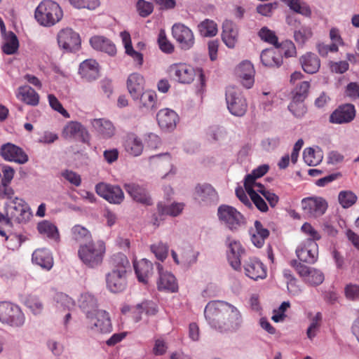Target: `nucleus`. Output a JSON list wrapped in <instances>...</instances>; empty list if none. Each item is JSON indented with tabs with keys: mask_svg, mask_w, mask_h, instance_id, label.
<instances>
[{
	"mask_svg": "<svg viewBox=\"0 0 359 359\" xmlns=\"http://www.w3.org/2000/svg\"><path fill=\"white\" fill-rule=\"evenodd\" d=\"M312 36V32L309 27H302L294 33V40L299 44H304Z\"/></svg>",
	"mask_w": 359,
	"mask_h": 359,
	"instance_id": "13d9d810",
	"label": "nucleus"
},
{
	"mask_svg": "<svg viewBox=\"0 0 359 359\" xmlns=\"http://www.w3.org/2000/svg\"><path fill=\"white\" fill-rule=\"evenodd\" d=\"M98 195L112 203H120L124 198L123 192L118 186L110 185L103 182L95 187Z\"/></svg>",
	"mask_w": 359,
	"mask_h": 359,
	"instance_id": "2eb2a0df",
	"label": "nucleus"
},
{
	"mask_svg": "<svg viewBox=\"0 0 359 359\" xmlns=\"http://www.w3.org/2000/svg\"><path fill=\"white\" fill-rule=\"evenodd\" d=\"M227 241H229V248H230V254L228 255L229 262L235 270H239L241 265V256L244 252V249L237 241H230L229 238Z\"/></svg>",
	"mask_w": 359,
	"mask_h": 359,
	"instance_id": "c85d7f7f",
	"label": "nucleus"
},
{
	"mask_svg": "<svg viewBox=\"0 0 359 359\" xmlns=\"http://www.w3.org/2000/svg\"><path fill=\"white\" fill-rule=\"evenodd\" d=\"M262 64L269 67H279L283 64V57L280 52L273 48L264 50L260 55Z\"/></svg>",
	"mask_w": 359,
	"mask_h": 359,
	"instance_id": "bb28decb",
	"label": "nucleus"
},
{
	"mask_svg": "<svg viewBox=\"0 0 359 359\" xmlns=\"http://www.w3.org/2000/svg\"><path fill=\"white\" fill-rule=\"evenodd\" d=\"M0 154L7 161H14L19 164H24L28 161V156L23 149L10 142L1 146Z\"/></svg>",
	"mask_w": 359,
	"mask_h": 359,
	"instance_id": "f8f14e48",
	"label": "nucleus"
},
{
	"mask_svg": "<svg viewBox=\"0 0 359 359\" xmlns=\"http://www.w3.org/2000/svg\"><path fill=\"white\" fill-rule=\"evenodd\" d=\"M168 72L176 81L183 84L192 83L196 76L194 68L186 63L172 64L169 66Z\"/></svg>",
	"mask_w": 359,
	"mask_h": 359,
	"instance_id": "9d476101",
	"label": "nucleus"
},
{
	"mask_svg": "<svg viewBox=\"0 0 359 359\" xmlns=\"http://www.w3.org/2000/svg\"><path fill=\"white\" fill-rule=\"evenodd\" d=\"M287 6L297 13L309 16L311 13L310 8L306 4H302L299 0H292Z\"/></svg>",
	"mask_w": 359,
	"mask_h": 359,
	"instance_id": "6e6d98bb",
	"label": "nucleus"
},
{
	"mask_svg": "<svg viewBox=\"0 0 359 359\" xmlns=\"http://www.w3.org/2000/svg\"><path fill=\"white\" fill-rule=\"evenodd\" d=\"M302 207L306 215L316 218L325 212L327 203L321 197H309L302 201Z\"/></svg>",
	"mask_w": 359,
	"mask_h": 359,
	"instance_id": "9b49d317",
	"label": "nucleus"
},
{
	"mask_svg": "<svg viewBox=\"0 0 359 359\" xmlns=\"http://www.w3.org/2000/svg\"><path fill=\"white\" fill-rule=\"evenodd\" d=\"M159 278L157 281V287L158 290H165L171 292L177 291L178 285L175 277L168 271H164L163 267L161 264H157Z\"/></svg>",
	"mask_w": 359,
	"mask_h": 359,
	"instance_id": "412c9836",
	"label": "nucleus"
},
{
	"mask_svg": "<svg viewBox=\"0 0 359 359\" xmlns=\"http://www.w3.org/2000/svg\"><path fill=\"white\" fill-rule=\"evenodd\" d=\"M2 172L4 174L1 180L2 186L8 185L14 176V169L9 165H4L2 167Z\"/></svg>",
	"mask_w": 359,
	"mask_h": 359,
	"instance_id": "338daca9",
	"label": "nucleus"
},
{
	"mask_svg": "<svg viewBox=\"0 0 359 359\" xmlns=\"http://www.w3.org/2000/svg\"><path fill=\"white\" fill-rule=\"evenodd\" d=\"M72 239L77 243H87L92 241V235L86 227L76 224L71 229Z\"/></svg>",
	"mask_w": 359,
	"mask_h": 359,
	"instance_id": "58836bf2",
	"label": "nucleus"
},
{
	"mask_svg": "<svg viewBox=\"0 0 359 359\" xmlns=\"http://www.w3.org/2000/svg\"><path fill=\"white\" fill-rule=\"evenodd\" d=\"M246 192L250 196L251 201L254 203L255 206L259 209L261 212H266L269 209L266 203L264 200L257 193L256 191L253 189V188H247L245 189Z\"/></svg>",
	"mask_w": 359,
	"mask_h": 359,
	"instance_id": "3c124183",
	"label": "nucleus"
},
{
	"mask_svg": "<svg viewBox=\"0 0 359 359\" xmlns=\"http://www.w3.org/2000/svg\"><path fill=\"white\" fill-rule=\"evenodd\" d=\"M59 46L67 52H74L79 49L81 39L76 32L71 28L61 29L57 34Z\"/></svg>",
	"mask_w": 359,
	"mask_h": 359,
	"instance_id": "1a4fd4ad",
	"label": "nucleus"
},
{
	"mask_svg": "<svg viewBox=\"0 0 359 359\" xmlns=\"http://www.w3.org/2000/svg\"><path fill=\"white\" fill-rule=\"evenodd\" d=\"M88 326L95 332L108 333L112 327L109 314L104 310L97 311L93 316H89Z\"/></svg>",
	"mask_w": 359,
	"mask_h": 359,
	"instance_id": "4468645a",
	"label": "nucleus"
},
{
	"mask_svg": "<svg viewBox=\"0 0 359 359\" xmlns=\"http://www.w3.org/2000/svg\"><path fill=\"white\" fill-rule=\"evenodd\" d=\"M4 43L2 46V51L6 55L15 53L19 48V41L13 32H4Z\"/></svg>",
	"mask_w": 359,
	"mask_h": 359,
	"instance_id": "c9c22d12",
	"label": "nucleus"
},
{
	"mask_svg": "<svg viewBox=\"0 0 359 359\" xmlns=\"http://www.w3.org/2000/svg\"><path fill=\"white\" fill-rule=\"evenodd\" d=\"M258 36L262 41L273 45L276 48L279 47L278 39L276 33L268 27H263L261 28L258 32Z\"/></svg>",
	"mask_w": 359,
	"mask_h": 359,
	"instance_id": "09e8293b",
	"label": "nucleus"
},
{
	"mask_svg": "<svg viewBox=\"0 0 359 359\" xmlns=\"http://www.w3.org/2000/svg\"><path fill=\"white\" fill-rule=\"evenodd\" d=\"M112 266L111 271H123L126 273L127 269L130 268V263L127 257L123 253H117L112 256L111 259Z\"/></svg>",
	"mask_w": 359,
	"mask_h": 359,
	"instance_id": "c03bdc74",
	"label": "nucleus"
},
{
	"mask_svg": "<svg viewBox=\"0 0 359 359\" xmlns=\"http://www.w3.org/2000/svg\"><path fill=\"white\" fill-rule=\"evenodd\" d=\"M62 17L63 12L61 7L53 0H43L34 11L36 21L45 27L55 25L62 20Z\"/></svg>",
	"mask_w": 359,
	"mask_h": 359,
	"instance_id": "7ed1b4c3",
	"label": "nucleus"
},
{
	"mask_svg": "<svg viewBox=\"0 0 359 359\" xmlns=\"http://www.w3.org/2000/svg\"><path fill=\"white\" fill-rule=\"evenodd\" d=\"M39 232L44 236L50 238H57L59 236L57 227L50 222L43 220L39 222L37 225Z\"/></svg>",
	"mask_w": 359,
	"mask_h": 359,
	"instance_id": "a18cd8bd",
	"label": "nucleus"
},
{
	"mask_svg": "<svg viewBox=\"0 0 359 359\" xmlns=\"http://www.w3.org/2000/svg\"><path fill=\"white\" fill-rule=\"evenodd\" d=\"M6 215L10 222L20 224L29 220L32 213L28 204L22 198L15 197L5 205Z\"/></svg>",
	"mask_w": 359,
	"mask_h": 359,
	"instance_id": "20e7f679",
	"label": "nucleus"
},
{
	"mask_svg": "<svg viewBox=\"0 0 359 359\" xmlns=\"http://www.w3.org/2000/svg\"><path fill=\"white\" fill-rule=\"evenodd\" d=\"M134 100H140L143 107L156 108V94L155 91H129Z\"/></svg>",
	"mask_w": 359,
	"mask_h": 359,
	"instance_id": "c756f323",
	"label": "nucleus"
},
{
	"mask_svg": "<svg viewBox=\"0 0 359 359\" xmlns=\"http://www.w3.org/2000/svg\"><path fill=\"white\" fill-rule=\"evenodd\" d=\"M144 86V77L137 73L131 74L127 80L128 90H141Z\"/></svg>",
	"mask_w": 359,
	"mask_h": 359,
	"instance_id": "8fccbe9b",
	"label": "nucleus"
},
{
	"mask_svg": "<svg viewBox=\"0 0 359 359\" xmlns=\"http://www.w3.org/2000/svg\"><path fill=\"white\" fill-rule=\"evenodd\" d=\"M222 29V41L229 48H234L238 41L236 25L231 20H226L223 22Z\"/></svg>",
	"mask_w": 359,
	"mask_h": 359,
	"instance_id": "b1692460",
	"label": "nucleus"
},
{
	"mask_svg": "<svg viewBox=\"0 0 359 359\" xmlns=\"http://www.w3.org/2000/svg\"><path fill=\"white\" fill-rule=\"evenodd\" d=\"M93 128L103 138L109 139L115 134V127L113 123L104 118H95L91 122Z\"/></svg>",
	"mask_w": 359,
	"mask_h": 359,
	"instance_id": "cd10ccee",
	"label": "nucleus"
},
{
	"mask_svg": "<svg viewBox=\"0 0 359 359\" xmlns=\"http://www.w3.org/2000/svg\"><path fill=\"white\" fill-rule=\"evenodd\" d=\"M238 75L243 74H249L250 76L255 75V71L253 65L249 61H244L241 62L237 68Z\"/></svg>",
	"mask_w": 359,
	"mask_h": 359,
	"instance_id": "774afa93",
	"label": "nucleus"
},
{
	"mask_svg": "<svg viewBox=\"0 0 359 359\" xmlns=\"http://www.w3.org/2000/svg\"><path fill=\"white\" fill-rule=\"evenodd\" d=\"M291 265L303 280L311 286H318L324 281V274L319 269L309 267L301 262H297V260H292Z\"/></svg>",
	"mask_w": 359,
	"mask_h": 359,
	"instance_id": "423d86ee",
	"label": "nucleus"
},
{
	"mask_svg": "<svg viewBox=\"0 0 359 359\" xmlns=\"http://www.w3.org/2000/svg\"><path fill=\"white\" fill-rule=\"evenodd\" d=\"M158 214L160 217V220H162L161 218L164 215H170V216H177L178 215L182 210L183 206L182 204L176 203L172 204L170 205H163L162 203H159L157 205Z\"/></svg>",
	"mask_w": 359,
	"mask_h": 359,
	"instance_id": "37998d69",
	"label": "nucleus"
},
{
	"mask_svg": "<svg viewBox=\"0 0 359 359\" xmlns=\"http://www.w3.org/2000/svg\"><path fill=\"white\" fill-rule=\"evenodd\" d=\"M172 35L182 50H189L195 43L193 32L182 23H175L172 25Z\"/></svg>",
	"mask_w": 359,
	"mask_h": 359,
	"instance_id": "6e6552de",
	"label": "nucleus"
},
{
	"mask_svg": "<svg viewBox=\"0 0 359 359\" xmlns=\"http://www.w3.org/2000/svg\"><path fill=\"white\" fill-rule=\"evenodd\" d=\"M317 244L311 239H306L304 243L296 250L299 262L314 264L317 260Z\"/></svg>",
	"mask_w": 359,
	"mask_h": 359,
	"instance_id": "f3484780",
	"label": "nucleus"
},
{
	"mask_svg": "<svg viewBox=\"0 0 359 359\" xmlns=\"http://www.w3.org/2000/svg\"><path fill=\"white\" fill-rule=\"evenodd\" d=\"M269 169V167L268 165H262L253 170L250 174L247 175L244 180L245 189L253 188L255 181L264 176L268 172Z\"/></svg>",
	"mask_w": 359,
	"mask_h": 359,
	"instance_id": "ea45409f",
	"label": "nucleus"
},
{
	"mask_svg": "<svg viewBox=\"0 0 359 359\" xmlns=\"http://www.w3.org/2000/svg\"><path fill=\"white\" fill-rule=\"evenodd\" d=\"M217 215L219 220L231 231L238 230L245 224L243 215L232 206L220 205L218 208Z\"/></svg>",
	"mask_w": 359,
	"mask_h": 359,
	"instance_id": "39448f33",
	"label": "nucleus"
},
{
	"mask_svg": "<svg viewBox=\"0 0 359 359\" xmlns=\"http://www.w3.org/2000/svg\"><path fill=\"white\" fill-rule=\"evenodd\" d=\"M61 175L65 180L74 186L79 187L81 185V178L76 172L72 170H65Z\"/></svg>",
	"mask_w": 359,
	"mask_h": 359,
	"instance_id": "680f3d73",
	"label": "nucleus"
},
{
	"mask_svg": "<svg viewBox=\"0 0 359 359\" xmlns=\"http://www.w3.org/2000/svg\"><path fill=\"white\" fill-rule=\"evenodd\" d=\"M120 36L126 49V53L130 56L138 65L141 66L143 63V55L134 50L130 33L127 31H123L121 32Z\"/></svg>",
	"mask_w": 359,
	"mask_h": 359,
	"instance_id": "2f4dec72",
	"label": "nucleus"
},
{
	"mask_svg": "<svg viewBox=\"0 0 359 359\" xmlns=\"http://www.w3.org/2000/svg\"><path fill=\"white\" fill-rule=\"evenodd\" d=\"M226 100L228 109L232 114L241 116L245 113L247 103L241 91H227Z\"/></svg>",
	"mask_w": 359,
	"mask_h": 359,
	"instance_id": "ddd939ff",
	"label": "nucleus"
},
{
	"mask_svg": "<svg viewBox=\"0 0 359 359\" xmlns=\"http://www.w3.org/2000/svg\"><path fill=\"white\" fill-rule=\"evenodd\" d=\"M357 200V196L351 191H341L338 196L339 203L344 208L351 207Z\"/></svg>",
	"mask_w": 359,
	"mask_h": 359,
	"instance_id": "49530a36",
	"label": "nucleus"
},
{
	"mask_svg": "<svg viewBox=\"0 0 359 359\" xmlns=\"http://www.w3.org/2000/svg\"><path fill=\"white\" fill-rule=\"evenodd\" d=\"M134 269L140 282L147 283V279L152 274L153 264L147 259H142L134 263Z\"/></svg>",
	"mask_w": 359,
	"mask_h": 359,
	"instance_id": "7c9ffc66",
	"label": "nucleus"
},
{
	"mask_svg": "<svg viewBox=\"0 0 359 359\" xmlns=\"http://www.w3.org/2000/svg\"><path fill=\"white\" fill-rule=\"evenodd\" d=\"M204 313L209 324L221 332L233 330L241 323V316L238 309L223 301L209 302Z\"/></svg>",
	"mask_w": 359,
	"mask_h": 359,
	"instance_id": "f257e3e1",
	"label": "nucleus"
},
{
	"mask_svg": "<svg viewBox=\"0 0 359 359\" xmlns=\"http://www.w3.org/2000/svg\"><path fill=\"white\" fill-rule=\"evenodd\" d=\"M0 321L12 326H20L24 316L19 306L8 302H0Z\"/></svg>",
	"mask_w": 359,
	"mask_h": 359,
	"instance_id": "0eeeda50",
	"label": "nucleus"
},
{
	"mask_svg": "<svg viewBox=\"0 0 359 359\" xmlns=\"http://www.w3.org/2000/svg\"><path fill=\"white\" fill-rule=\"evenodd\" d=\"M304 162L309 166H316L323 158V154L320 149L315 150L309 147L304 149L303 153Z\"/></svg>",
	"mask_w": 359,
	"mask_h": 359,
	"instance_id": "a19ab883",
	"label": "nucleus"
},
{
	"mask_svg": "<svg viewBox=\"0 0 359 359\" xmlns=\"http://www.w3.org/2000/svg\"><path fill=\"white\" fill-rule=\"evenodd\" d=\"M125 149L130 154L137 156L142 152L143 144L139 138L134 135H130L126 140Z\"/></svg>",
	"mask_w": 359,
	"mask_h": 359,
	"instance_id": "4c0bfd02",
	"label": "nucleus"
},
{
	"mask_svg": "<svg viewBox=\"0 0 359 359\" xmlns=\"http://www.w3.org/2000/svg\"><path fill=\"white\" fill-rule=\"evenodd\" d=\"M105 252L106 246L104 241H90L80 245L78 257L85 266L94 269L102 264Z\"/></svg>",
	"mask_w": 359,
	"mask_h": 359,
	"instance_id": "f03ea898",
	"label": "nucleus"
},
{
	"mask_svg": "<svg viewBox=\"0 0 359 359\" xmlns=\"http://www.w3.org/2000/svg\"><path fill=\"white\" fill-rule=\"evenodd\" d=\"M246 275L253 280L264 278L266 276V270L262 262L258 261L250 262L245 265Z\"/></svg>",
	"mask_w": 359,
	"mask_h": 359,
	"instance_id": "f704fd0d",
	"label": "nucleus"
},
{
	"mask_svg": "<svg viewBox=\"0 0 359 359\" xmlns=\"http://www.w3.org/2000/svg\"><path fill=\"white\" fill-rule=\"evenodd\" d=\"M107 288L114 293L123 291L127 285L126 273L123 271H111L107 274Z\"/></svg>",
	"mask_w": 359,
	"mask_h": 359,
	"instance_id": "a211bd4d",
	"label": "nucleus"
},
{
	"mask_svg": "<svg viewBox=\"0 0 359 359\" xmlns=\"http://www.w3.org/2000/svg\"><path fill=\"white\" fill-rule=\"evenodd\" d=\"M17 97H21L23 102L32 106H36L39 102V96L36 91H20Z\"/></svg>",
	"mask_w": 359,
	"mask_h": 359,
	"instance_id": "5fc2aeb1",
	"label": "nucleus"
},
{
	"mask_svg": "<svg viewBox=\"0 0 359 359\" xmlns=\"http://www.w3.org/2000/svg\"><path fill=\"white\" fill-rule=\"evenodd\" d=\"M158 43L160 49L165 53H172L174 51V46L167 39L165 32L161 29L158 37Z\"/></svg>",
	"mask_w": 359,
	"mask_h": 359,
	"instance_id": "864d4df0",
	"label": "nucleus"
},
{
	"mask_svg": "<svg viewBox=\"0 0 359 359\" xmlns=\"http://www.w3.org/2000/svg\"><path fill=\"white\" fill-rule=\"evenodd\" d=\"M355 116V107L351 104L339 106L330 116L332 123L341 124L351 122Z\"/></svg>",
	"mask_w": 359,
	"mask_h": 359,
	"instance_id": "6ab92c4d",
	"label": "nucleus"
},
{
	"mask_svg": "<svg viewBox=\"0 0 359 359\" xmlns=\"http://www.w3.org/2000/svg\"><path fill=\"white\" fill-rule=\"evenodd\" d=\"M288 109L296 117L298 118L303 116L306 112V107L304 104L302 102H298V104L291 102L288 106Z\"/></svg>",
	"mask_w": 359,
	"mask_h": 359,
	"instance_id": "69168bd1",
	"label": "nucleus"
},
{
	"mask_svg": "<svg viewBox=\"0 0 359 359\" xmlns=\"http://www.w3.org/2000/svg\"><path fill=\"white\" fill-rule=\"evenodd\" d=\"M80 307L86 313L87 318H89V316H93L96 311H100L97 309V299L90 293H86L81 295Z\"/></svg>",
	"mask_w": 359,
	"mask_h": 359,
	"instance_id": "72a5a7b5",
	"label": "nucleus"
},
{
	"mask_svg": "<svg viewBox=\"0 0 359 359\" xmlns=\"http://www.w3.org/2000/svg\"><path fill=\"white\" fill-rule=\"evenodd\" d=\"M32 261L43 269L49 270L53 264V257L48 250L37 249L32 254Z\"/></svg>",
	"mask_w": 359,
	"mask_h": 359,
	"instance_id": "473e14b6",
	"label": "nucleus"
},
{
	"mask_svg": "<svg viewBox=\"0 0 359 359\" xmlns=\"http://www.w3.org/2000/svg\"><path fill=\"white\" fill-rule=\"evenodd\" d=\"M151 251L155 255L156 257L160 260L163 261L166 259L168 254V246L167 244L162 242L153 244L150 246Z\"/></svg>",
	"mask_w": 359,
	"mask_h": 359,
	"instance_id": "603ef678",
	"label": "nucleus"
},
{
	"mask_svg": "<svg viewBox=\"0 0 359 359\" xmlns=\"http://www.w3.org/2000/svg\"><path fill=\"white\" fill-rule=\"evenodd\" d=\"M156 117L159 126L163 130H173L176 127L179 119L177 114L174 111L168 109L160 110Z\"/></svg>",
	"mask_w": 359,
	"mask_h": 359,
	"instance_id": "5701e85b",
	"label": "nucleus"
},
{
	"mask_svg": "<svg viewBox=\"0 0 359 359\" xmlns=\"http://www.w3.org/2000/svg\"><path fill=\"white\" fill-rule=\"evenodd\" d=\"M137 8L140 16L145 18L149 15L154 10L152 3L144 0H139L137 3Z\"/></svg>",
	"mask_w": 359,
	"mask_h": 359,
	"instance_id": "bf43d9fd",
	"label": "nucleus"
},
{
	"mask_svg": "<svg viewBox=\"0 0 359 359\" xmlns=\"http://www.w3.org/2000/svg\"><path fill=\"white\" fill-rule=\"evenodd\" d=\"M329 66L332 72L337 74H343L346 72L349 67L347 61L330 62Z\"/></svg>",
	"mask_w": 359,
	"mask_h": 359,
	"instance_id": "0e129e2a",
	"label": "nucleus"
},
{
	"mask_svg": "<svg viewBox=\"0 0 359 359\" xmlns=\"http://www.w3.org/2000/svg\"><path fill=\"white\" fill-rule=\"evenodd\" d=\"M27 306L32 310L34 314H38L43 310V304L37 298L30 297L26 301Z\"/></svg>",
	"mask_w": 359,
	"mask_h": 359,
	"instance_id": "e2e57ef3",
	"label": "nucleus"
},
{
	"mask_svg": "<svg viewBox=\"0 0 359 359\" xmlns=\"http://www.w3.org/2000/svg\"><path fill=\"white\" fill-rule=\"evenodd\" d=\"M285 57H294L297 55V50L294 43L291 41L286 40L279 44V47Z\"/></svg>",
	"mask_w": 359,
	"mask_h": 359,
	"instance_id": "4d7b16f0",
	"label": "nucleus"
},
{
	"mask_svg": "<svg viewBox=\"0 0 359 359\" xmlns=\"http://www.w3.org/2000/svg\"><path fill=\"white\" fill-rule=\"evenodd\" d=\"M79 73L86 81L95 80L100 75L99 65L95 60H86L80 64Z\"/></svg>",
	"mask_w": 359,
	"mask_h": 359,
	"instance_id": "4be33fe9",
	"label": "nucleus"
},
{
	"mask_svg": "<svg viewBox=\"0 0 359 359\" xmlns=\"http://www.w3.org/2000/svg\"><path fill=\"white\" fill-rule=\"evenodd\" d=\"M62 135L65 138H78L86 144H88L90 140V135L87 129L77 121L69 122L64 128Z\"/></svg>",
	"mask_w": 359,
	"mask_h": 359,
	"instance_id": "dca6fc26",
	"label": "nucleus"
},
{
	"mask_svg": "<svg viewBox=\"0 0 359 359\" xmlns=\"http://www.w3.org/2000/svg\"><path fill=\"white\" fill-rule=\"evenodd\" d=\"M299 62L303 70L307 74H315L320 67V60L318 55L311 52H308L302 55Z\"/></svg>",
	"mask_w": 359,
	"mask_h": 359,
	"instance_id": "393cba45",
	"label": "nucleus"
},
{
	"mask_svg": "<svg viewBox=\"0 0 359 359\" xmlns=\"http://www.w3.org/2000/svg\"><path fill=\"white\" fill-rule=\"evenodd\" d=\"M123 187L126 191L136 202L145 205L152 204L151 198L144 187L136 183H126Z\"/></svg>",
	"mask_w": 359,
	"mask_h": 359,
	"instance_id": "aec40b11",
	"label": "nucleus"
},
{
	"mask_svg": "<svg viewBox=\"0 0 359 359\" xmlns=\"http://www.w3.org/2000/svg\"><path fill=\"white\" fill-rule=\"evenodd\" d=\"M48 100L52 109L60 113L64 117L69 118V114L63 108L55 96L51 94L48 95Z\"/></svg>",
	"mask_w": 359,
	"mask_h": 359,
	"instance_id": "052dcab7",
	"label": "nucleus"
},
{
	"mask_svg": "<svg viewBox=\"0 0 359 359\" xmlns=\"http://www.w3.org/2000/svg\"><path fill=\"white\" fill-rule=\"evenodd\" d=\"M196 191L203 201H214L217 198V193L214 188L210 184H205L203 185H198L196 187Z\"/></svg>",
	"mask_w": 359,
	"mask_h": 359,
	"instance_id": "de8ad7c7",
	"label": "nucleus"
},
{
	"mask_svg": "<svg viewBox=\"0 0 359 359\" xmlns=\"http://www.w3.org/2000/svg\"><path fill=\"white\" fill-rule=\"evenodd\" d=\"M255 232L251 233V241L256 247L261 248L264 243V240L269 237V231L264 228L258 220L255 222Z\"/></svg>",
	"mask_w": 359,
	"mask_h": 359,
	"instance_id": "e433bc0d",
	"label": "nucleus"
},
{
	"mask_svg": "<svg viewBox=\"0 0 359 359\" xmlns=\"http://www.w3.org/2000/svg\"><path fill=\"white\" fill-rule=\"evenodd\" d=\"M198 29L200 34L203 37H212L217 33V24L212 20L205 19L198 25Z\"/></svg>",
	"mask_w": 359,
	"mask_h": 359,
	"instance_id": "79ce46f5",
	"label": "nucleus"
},
{
	"mask_svg": "<svg viewBox=\"0 0 359 359\" xmlns=\"http://www.w3.org/2000/svg\"><path fill=\"white\" fill-rule=\"evenodd\" d=\"M90 43L94 49L105 52L110 55H114L116 53V46L106 37L94 36L90 38Z\"/></svg>",
	"mask_w": 359,
	"mask_h": 359,
	"instance_id": "a878e982",
	"label": "nucleus"
}]
</instances>
